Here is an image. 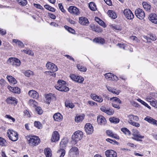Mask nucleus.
Instances as JSON below:
<instances>
[{
  "instance_id": "nucleus-56",
  "label": "nucleus",
  "mask_w": 157,
  "mask_h": 157,
  "mask_svg": "<svg viewBox=\"0 0 157 157\" xmlns=\"http://www.w3.org/2000/svg\"><path fill=\"white\" fill-rule=\"evenodd\" d=\"M129 124L133 126L137 127H139L140 126V124L139 123L136 122L134 121L131 122V123H129Z\"/></svg>"
},
{
  "instance_id": "nucleus-28",
  "label": "nucleus",
  "mask_w": 157,
  "mask_h": 157,
  "mask_svg": "<svg viewBox=\"0 0 157 157\" xmlns=\"http://www.w3.org/2000/svg\"><path fill=\"white\" fill-rule=\"evenodd\" d=\"M108 14L109 16L113 19H115L117 17L116 13L113 10H109Z\"/></svg>"
},
{
  "instance_id": "nucleus-34",
  "label": "nucleus",
  "mask_w": 157,
  "mask_h": 157,
  "mask_svg": "<svg viewBox=\"0 0 157 157\" xmlns=\"http://www.w3.org/2000/svg\"><path fill=\"white\" fill-rule=\"evenodd\" d=\"M65 106L67 108L72 109L75 107L74 104L70 102L69 101H66L65 102Z\"/></svg>"
},
{
  "instance_id": "nucleus-1",
  "label": "nucleus",
  "mask_w": 157,
  "mask_h": 157,
  "mask_svg": "<svg viewBox=\"0 0 157 157\" xmlns=\"http://www.w3.org/2000/svg\"><path fill=\"white\" fill-rule=\"evenodd\" d=\"M28 143L33 146L37 145L40 143V140L37 136L29 135L25 136Z\"/></svg>"
},
{
  "instance_id": "nucleus-60",
  "label": "nucleus",
  "mask_w": 157,
  "mask_h": 157,
  "mask_svg": "<svg viewBox=\"0 0 157 157\" xmlns=\"http://www.w3.org/2000/svg\"><path fill=\"white\" fill-rule=\"evenodd\" d=\"M29 105H36V101L33 99H30L29 100Z\"/></svg>"
},
{
  "instance_id": "nucleus-42",
  "label": "nucleus",
  "mask_w": 157,
  "mask_h": 157,
  "mask_svg": "<svg viewBox=\"0 0 157 157\" xmlns=\"http://www.w3.org/2000/svg\"><path fill=\"white\" fill-rule=\"evenodd\" d=\"M24 74L27 77H29L33 75V73L32 71L30 70H28L25 71Z\"/></svg>"
},
{
  "instance_id": "nucleus-63",
  "label": "nucleus",
  "mask_w": 157,
  "mask_h": 157,
  "mask_svg": "<svg viewBox=\"0 0 157 157\" xmlns=\"http://www.w3.org/2000/svg\"><path fill=\"white\" fill-rule=\"evenodd\" d=\"M48 15L50 18L52 19H55L56 18V16L55 15L51 13H48Z\"/></svg>"
},
{
  "instance_id": "nucleus-13",
  "label": "nucleus",
  "mask_w": 157,
  "mask_h": 157,
  "mask_svg": "<svg viewBox=\"0 0 157 157\" xmlns=\"http://www.w3.org/2000/svg\"><path fill=\"white\" fill-rule=\"evenodd\" d=\"M71 78L74 81L78 83H82L84 81V78L81 76L72 75L70 76Z\"/></svg>"
},
{
  "instance_id": "nucleus-54",
  "label": "nucleus",
  "mask_w": 157,
  "mask_h": 157,
  "mask_svg": "<svg viewBox=\"0 0 157 157\" xmlns=\"http://www.w3.org/2000/svg\"><path fill=\"white\" fill-rule=\"evenodd\" d=\"M120 104L118 103H112V106L114 108H117V109H120Z\"/></svg>"
},
{
  "instance_id": "nucleus-33",
  "label": "nucleus",
  "mask_w": 157,
  "mask_h": 157,
  "mask_svg": "<svg viewBox=\"0 0 157 157\" xmlns=\"http://www.w3.org/2000/svg\"><path fill=\"white\" fill-rule=\"evenodd\" d=\"M7 78L10 82L13 84H15L17 82V81L15 79L11 76H7Z\"/></svg>"
},
{
  "instance_id": "nucleus-37",
  "label": "nucleus",
  "mask_w": 157,
  "mask_h": 157,
  "mask_svg": "<svg viewBox=\"0 0 157 157\" xmlns=\"http://www.w3.org/2000/svg\"><path fill=\"white\" fill-rule=\"evenodd\" d=\"M13 42L17 44L19 46L22 47L24 46V44L21 41L16 39H13Z\"/></svg>"
},
{
  "instance_id": "nucleus-20",
  "label": "nucleus",
  "mask_w": 157,
  "mask_h": 157,
  "mask_svg": "<svg viewBox=\"0 0 157 157\" xmlns=\"http://www.w3.org/2000/svg\"><path fill=\"white\" fill-rule=\"evenodd\" d=\"M6 101L8 103L13 104L14 105H16L17 102V99L13 97H10L8 98Z\"/></svg>"
},
{
  "instance_id": "nucleus-55",
  "label": "nucleus",
  "mask_w": 157,
  "mask_h": 157,
  "mask_svg": "<svg viewBox=\"0 0 157 157\" xmlns=\"http://www.w3.org/2000/svg\"><path fill=\"white\" fill-rule=\"evenodd\" d=\"M5 117L8 118L9 119L12 120L13 122H14L15 121V119L14 118L11 117L10 115H6L5 116Z\"/></svg>"
},
{
  "instance_id": "nucleus-43",
  "label": "nucleus",
  "mask_w": 157,
  "mask_h": 157,
  "mask_svg": "<svg viewBox=\"0 0 157 157\" xmlns=\"http://www.w3.org/2000/svg\"><path fill=\"white\" fill-rule=\"evenodd\" d=\"M68 141L66 140H63L60 143V146L62 147H64L66 146Z\"/></svg>"
},
{
  "instance_id": "nucleus-58",
  "label": "nucleus",
  "mask_w": 157,
  "mask_h": 157,
  "mask_svg": "<svg viewBox=\"0 0 157 157\" xmlns=\"http://www.w3.org/2000/svg\"><path fill=\"white\" fill-rule=\"evenodd\" d=\"M58 6L59 9L62 12L64 13L65 12V10L64 9L63 6L61 3H59L58 5Z\"/></svg>"
},
{
  "instance_id": "nucleus-45",
  "label": "nucleus",
  "mask_w": 157,
  "mask_h": 157,
  "mask_svg": "<svg viewBox=\"0 0 157 157\" xmlns=\"http://www.w3.org/2000/svg\"><path fill=\"white\" fill-rule=\"evenodd\" d=\"M144 120L152 124L154 119L150 117H147L145 118Z\"/></svg>"
},
{
  "instance_id": "nucleus-9",
  "label": "nucleus",
  "mask_w": 157,
  "mask_h": 157,
  "mask_svg": "<svg viewBox=\"0 0 157 157\" xmlns=\"http://www.w3.org/2000/svg\"><path fill=\"white\" fill-rule=\"evenodd\" d=\"M68 11L70 13L74 15H78L80 13L78 9L73 6H70L68 9Z\"/></svg>"
},
{
  "instance_id": "nucleus-19",
  "label": "nucleus",
  "mask_w": 157,
  "mask_h": 157,
  "mask_svg": "<svg viewBox=\"0 0 157 157\" xmlns=\"http://www.w3.org/2000/svg\"><path fill=\"white\" fill-rule=\"evenodd\" d=\"M79 22L80 24L84 25H87L89 23L88 19L85 17H81L79 18Z\"/></svg>"
},
{
  "instance_id": "nucleus-5",
  "label": "nucleus",
  "mask_w": 157,
  "mask_h": 157,
  "mask_svg": "<svg viewBox=\"0 0 157 157\" xmlns=\"http://www.w3.org/2000/svg\"><path fill=\"white\" fill-rule=\"evenodd\" d=\"M83 133L80 131H78L75 132L74 134L72 136V139L75 142L80 140L83 137Z\"/></svg>"
},
{
  "instance_id": "nucleus-22",
  "label": "nucleus",
  "mask_w": 157,
  "mask_h": 157,
  "mask_svg": "<svg viewBox=\"0 0 157 157\" xmlns=\"http://www.w3.org/2000/svg\"><path fill=\"white\" fill-rule=\"evenodd\" d=\"M91 97L94 100L100 103L101 102L103 101V98L101 97L98 96L95 94H91Z\"/></svg>"
},
{
  "instance_id": "nucleus-3",
  "label": "nucleus",
  "mask_w": 157,
  "mask_h": 157,
  "mask_svg": "<svg viewBox=\"0 0 157 157\" xmlns=\"http://www.w3.org/2000/svg\"><path fill=\"white\" fill-rule=\"evenodd\" d=\"M7 63L10 65L16 67L19 66L21 64L20 61L14 57L10 58L7 60Z\"/></svg>"
},
{
  "instance_id": "nucleus-18",
  "label": "nucleus",
  "mask_w": 157,
  "mask_h": 157,
  "mask_svg": "<svg viewBox=\"0 0 157 157\" xmlns=\"http://www.w3.org/2000/svg\"><path fill=\"white\" fill-rule=\"evenodd\" d=\"M149 20L152 22L157 24V15L155 13L150 14L148 17Z\"/></svg>"
},
{
  "instance_id": "nucleus-24",
  "label": "nucleus",
  "mask_w": 157,
  "mask_h": 157,
  "mask_svg": "<svg viewBox=\"0 0 157 157\" xmlns=\"http://www.w3.org/2000/svg\"><path fill=\"white\" fill-rule=\"evenodd\" d=\"M129 118L128 122L129 123H130L131 122H134L133 121H137L139 120V118L136 116H135L133 115H130L128 116Z\"/></svg>"
},
{
  "instance_id": "nucleus-38",
  "label": "nucleus",
  "mask_w": 157,
  "mask_h": 157,
  "mask_svg": "<svg viewBox=\"0 0 157 157\" xmlns=\"http://www.w3.org/2000/svg\"><path fill=\"white\" fill-rule=\"evenodd\" d=\"M77 67L78 69L80 71L85 72L86 71V67L81 65L80 64H77Z\"/></svg>"
},
{
  "instance_id": "nucleus-47",
  "label": "nucleus",
  "mask_w": 157,
  "mask_h": 157,
  "mask_svg": "<svg viewBox=\"0 0 157 157\" xmlns=\"http://www.w3.org/2000/svg\"><path fill=\"white\" fill-rule=\"evenodd\" d=\"M6 141L3 138L0 137V146H5Z\"/></svg>"
},
{
  "instance_id": "nucleus-17",
  "label": "nucleus",
  "mask_w": 157,
  "mask_h": 157,
  "mask_svg": "<svg viewBox=\"0 0 157 157\" xmlns=\"http://www.w3.org/2000/svg\"><path fill=\"white\" fill-rule=\"evenodd\" d=\"M98 123L101 125H104L106 123V121L105 117L101 115L98 116L97 117Z\"/></svg>"
},
{
  "instance_id": "nucleus-61",
  "label": "nucleus",
  "mask_w": 157,
  "mask_h": 157,
  "mask_svg": "<svg viewBox=\"0 0 157 157\" xmlns=\"http://www.w3.org/2000/svg\"><path fill=\"white\" fill-rule=\"evenodd\" d=\"M100 21L98 23L100 25H101L103 27H106V25L104 22L101 20V19Z\"/></svg>"
},
{
  "instance_id": "nucleus-50",
  "label": "nucleus",
  "mask_w": 157,
  "mask_h": 157,
  "mask_svg": "<svg viewBox=\"0 0 157 157\" xmlns=\"http://www.w3.org/2000/svg\"><path fill=\"white\" fill-rule=\"evenodd\" d=\"M151 104L155 108H157V101L155 100H152L150 101Z\"/></svg>"
},
{
  "instance_id": "nucleus-29",
  "label": "nucleus",
  "mask_w": 157,
  "mask_h": 157,
  "mask_svg": "<svg viewBox=\"0 0 157 157\" xmlns=\"http://www.w3.org/2000/svg\"><path fill=\"white\" fill-rule=\"evenodd\" d=\"M93 41L95 43L101 44H103L105 42L104 39L100 37L95 38L94 39Z\"/></svg>"
},
{
  "instance_id": "nucleus-12",
  "label": "nucleus",
  "mask_w": 157,
  "mask_h": 157,
  "mask_svg": "<svg viewBox=\"0 0 157 157\" xmlns=\"http://www.w3.org/2000/svg\"><path fill=\"white\" fill-rule=\"evenodd\" d=\"M84 128L86 132L88 134H91L93 132V127L90 123L86 124L85 125Z\"/></svg>"
},
{
  "instance_id": "nucleus-39",
  "label": "nucleus",
  "mask_w": 157,
  "mask_h": 157,
  "mask_svg": "<svg viewBox=\"0 0 157 157\" xmlns=\"http://www.w3.org/2000/svg\"><path fill=\"white\" fill-rule=\"evenodd\" d=\"M58 153L60 154V156L59 157H63L65 154V150L63 149H60L57 152Z\"/></svg>"
},
{
  "instance_id": "nucleus-52",
  "label": "nucleus",
  "mask_w": 157,
  "mask_h": 157,
  "mask_svg": "<svg viewBox=\"0 0 157 157\" xmlns=\"http://www.w3.org/2000/svg\"><path fill=\"white\" fill-rule=\"evenodd\" d=\"M12 92L14 93H20V90L17 87H13Z\"/></svg>"
},
{
  "instance_id": "nucleus-64",
  "label": "nucleus",
  "mask_w": 157,
  "mask_h": 157,
  "mask_svg": "<svg viewBox=\"0 0 157 157\" xmlns=\"http://www.w3.org/2000/svg\"><path fill=\"white\" fill-rule=\"evenodd\" d=\"M6 31L0 28V34L2 35H4L6 33Z\"/></svg>"
},
{
  "instance_id": "nucleus-41",
  "label": "nucleus",
  "mask_w": 157,
  "mask_h": 157,
  "mask_svg": "<svg viewBox=\"0 0 157 157\" xmlns=\"http://www.w3.org/2000/svg\"><path fill=\"white\" fill-rule=\"evenodd\" d=\"M44 7L46 9L52 12H54L56 10V9L54 8L51 6L49 5H45L44 6Z\"/></svg>"
},
{
  "instance_id": "nucleus-21",
  "label": "nucleus",
  "mask_w": 157,
  "mask_h": 157,
  "mask_svg": "<svg viewBox=\"0 0 157 157\" xmlns=\"http://www.w3.org/2000/svg\"><path fill=\"white\" fill-rule=\"evenodd\" d=\"M28 94L30 97L35 99L38 98V94L37 92L33 90H30L29 91Z\"/></svg>"
},
{
  "instance_id": "nucleus-36",
  "label": "nucleus",
  "mask_w": 157,
  "mask_h": 157,
  "mask_svg": "<svg viewBox=\"0 0 157 157\" xmlns=\"http://www.w3.org/2000/svg\"><path fill=\"white\" fill-rule=\"evenodd\" d=\"M109 100L113 102V103H115L116 102V101H118V103L119 104H121V100L119 98L116 97H113L110 98Z\"/></svg>"
},
{
  "instance_id": "nucleus-27",
  "label": "nucleus",
  "mask_w": 157,
  "mask_h": 157,
  "mask_svg": "<svg viewBox=\"0 0 157 157\" xmlns=\"http://www.w3.org/2000/svg\"><path fill=\"white\" fill-rule=\"evenodd\" d=\"M45 98L47 103L49 104L51 100L53 98V96L52 95V94H49L46 95Z\"/></svg>"
},
{
  "instance_id": "nucleus-15",
  "label": "nucleus",
  "mask_w": 157,
  "mask_h": 157,
  "mask_svg": "<svg viewBox=\"0 0 157 157\" xmlns=\"http://www.w3.org/2000/svg\"><path fill=\"white\" fill-rule=\"evenodd\" d=\"M59 139V135L57 131H54L53 132L52 137L51 138V141L56 142L58 141Z\"/></svg>"
},
{
  "instance_id": "nucleus-32",
  "label": "nucleus",
  "mask_w": 157,
  "mask_h": 157,
  "mask_svg": "<svg viewBox=\"0 0 157 157\" xmlns=\"http://www.w3.org/2000/svg\"><path fill=\"white\" fill-rule=\"evenodd\" d=\"M110 121L114 124H117L119 123L120 121L119 119L114 117H110L109 118Z\"/></svg>"
},
{
  "instance_id": "nucleus-51",
  "label": "nucleus",
  "mask_w": 157,
  "mask_h": 157,
  "mask_svg": "<svg viewBox=\"0 0 157 157\" xmlns=\"http://www.w3.org/2000/svg\"><path fill=\"white\" fill-rule=\"evenodd\" d=\"M106 141H107L108 142H109L111 144H115V143L116 144H118V143L117 141H116L115 140H111L109 138L107 139H106Z\"/></svg>"
},
{
  "instance_id": "nucleus-62",
  "label": "nucleus",
  "mask_w": 157,
  "mask_h": 157,
  "mask_svg": "<svg viewBox=\"0 0 157 157\" xmlns=\"http://www.w3.org/2000/svg\"><path fill=\"white\" fill-rule=\"evenodd\" d=\"M24 113L25 116H26L28 117H30V115L29 112L26 110H25L24 112Z\"/></svg>"
},
{
  "instance_id": "nucleus-35",
  "label": "nucleus",
  "mask_w": 157,
  "mask_h": 157,
  "mask_svg": "<svg viewBox=\"0 0 157 157\" xmlns=\"http://www.w3.org/2000/svg\"><path fill=\"white\" fill-rule=\"evenodd\" d=\"M89 6L90 9L92 11H95L96 9V5L93 2H90L89 3Z\"/></svg>"
},
{
  "instance_id": "nucleus-14",
  "label": "nucleus",
  "mask_w": 157,
  "mask_h": 157,
  "mask_svg": "<svg viewBox=\"0 0 157 157\" xmlns=\"http://www.w3.org/2000/svg\"><path fill=\"white\" fill-rule=\"evenodd\" d=\"M100 110L102 112L106 113L109 115H112L114 113L113 109L110 108H107L105 107L102 106L100 108Z\"/></svg>"
},
{
  "instance_id": "nucleus-25",
  "label": "nucleus",
  "mask_w": 157,
  "mask_h": 157,
  "mask_svg": "<svg viewBox=\"0 0 157 157\" xmlns=\"http://www.w3.org/2000/svg\"><path fill=\"white\" fill-rule=\"evenodd\" d=\"M53 118L55 121H60L62 120L63 117L60 113H58L54 115Z\"/></svg>"
},
{
  "instance_id": "nucleus-8",
  "label": "nucleus",
  "mask_w": 157,
  "mask_h": 157,
  "mask_svg": "<svg viewBox=\"0 0 157 157\" xmlns=\"http://www.w3.org/2000/svg\"><path fill=\"white\" fill-rule=\"evenodd\" d=\"M124 13L125 17L128 19L131 20L134 17V15L132 11L129 9H125L124 11Z\"/></svg>"
},
{
  "instance_id": "nucleus-53",
  "label": "nucleus",
  "mask_w": 157,
  "mask_h": 157,
  "mask_svg": "<svg viewBox=\"0 0 157 157\" xmlns=\"http://www.w3.org/2000/svg\"><path fill=\"white\" fill-rule=\"evenodd\" d=\"M137 100L140 102L141 104L145 105V106L147 107L148 108L150 107L148 105V104L145 102L144 101L138 98L137 99Z\"/></svg>"
},
{
  "instance_id": "nucleus-6",
  "label": "nucleus",
  "mask_w": 157,
  "mask_h": 157,
  "mask_svg": "<svg viewBox=\"0 0 157 157\" xmlns=\"http://www.w3.org/2000/svg\"><path fill=\"white\" fill-rule=\"evenodd\" d=\"M8 137L10 140L13 141L17 140L18 138L17 133L13 130H10L9 133L8 132Z\"/></svg>"
},
{
  "instance_id": "nucleus-26",
  "label": "nucleus",
  "mask_w": 157,
  "mask_h": 157,
  "mask_svg": "<svg viewBox=\"0 0 157 157\" xmlns=\"http://www.w3.org/2000/svg\"><path fill=\"white\" fill-rule=\"evenodd\" d=\"M143 6L146 10L149 12H151V6L150 5L148 4L147 2H143Z\"/></svg>"
},
{
  "instance_id": "nucleus-23",
  "label": "nucleus",
  "mask_w": 157,
  "mask_h": 157,
  "mask_svg": "<svg viewBox=\"0 0 157 157\" xmlns=\"http://www.w3.org/2000/svg\"><path fill=\"white\" fill-rule=\"evenodd\" d=\"M106 134L110 137L115 138L116 139H119V136L117 134L113 133V132L110 130H107L106 131Z\"/></svg>"
},
{
  "instance_id": "nucleus-2",
  "label": "nucleus",
  "mask_w": 157,
  "mask_h": 157,
  "mask_svg": "<svg viewBox=\"0 0 157 157\" xmlns=\"http://www.w3.org/2000/svg\"><path fill=\"white\" fill-rule=\"evenodd\" d=\"M58 86H55L57 90L61 91L67 92L69 90V88L65 85L66 82L64 81L59 80L58 81Z\"/></svg>"
},
{
  "instance_id": "nucleus-31",
  "label": "nucleus",
  "mask_w": 157,
  "mask_h": 157,
  "mask_svg": "<svg viewBox=\"0 0 157 157\" xmlns=\"http://www.w3.org/2000/svg\"><path fill=\"white\" fill-rule=\"evenodd\" d=\"M84 115L77 116L75 118V121L77 123L81 122L84 119Z\"/></svg>"
},
{
  "instance_id": "nucleus-48",
  "label": "nucleus",
  "mask_w": 157,
  "mask_h": 157,
  "mask_svg": "<svg viewBox=\"0 0 157 157\" xmlns=\"http://www.w3.org/2000/svg\"><path fill=\"white\" fill-rule=\"evenodd\" d=\"M34 126L38 129L42 128V125L40 122L39 121H35L34 123Z\"/></svg>"
},
{
  "instance_id": "nucleus-59",
  "label": "nucleus",
  "mask_w": 157,
  "mask_h": 157,
  "mask_svg": "<svg viewBox=\"0 0 157 157\" xmlns=\"http://www.w3.org/2000/svg\"><path fill=\"white\" fill-rule=\"evenodd\" d=\"M36 110L37 113L39 114H41L43 113L42 110L40 107H37L36 109Z\"/></svg>"
},
{
  "instance_id": "nucleus-30",
  "label": "nucleus",
  "mask_w": 157,
  "mask_h": 157,
  "mask_svg": "<svg viewBox=\"0 0 157 157\" xmlns=\"http://www.w3.org/2000/svg\"><path fill=\"white\" fill-rule=\"evenodd\" d=\"M44 154L46 157H51L52 154L50 148H45L44 150Z\"/></svg>"
},
{
  "instance_id": "nucleus-57",
  "label": "nucleus",
  "mask_w": 157,
  "mask_h": 157,
  "mask_svg": "<svg viewBox=\"0 0 157 157\" xmlns=\"http://www.w3.org/2000/svg\"><path fill=\"white\" fill-rule=\"evenodd\" d=\"M6 83V82L2 78L0 80V85L2 86H4Z\"/></svg>"
},
{
  "instance_id": "nucleus-44",
  "label": "nucleus",
  "mask_w": 157,
  "mask_h": 157,
  "mask_svg": "<svg viewBox=\"0 0 157 157\" xmlns=\"http://www.w3.org/2000/svg\"><path fill=\"white\" fill-rule=\"evenodd\" d=\"M113 75V74L109 73L106 74L105 75V76L106 79L109 80H111Z\"/></svg>"
},
{
  "instance_id": "nucleus-16",
  "label": "nucleus",
  "mask_w": 157,
  "mask_h": 157,
  "mask_svg": "<svg viewBox=\"0 0 157 157\" xmlns=\"http://www.w3.org/2000/svg\"><path fill=\"white\" fill-rule=\"evenodd\" d=\"M105 155L107 157H117V156L116 152L112 150L106 151L105 152Z\"/></svg>"
},
{
  "instance_id": "nucleus-7",
  "label": "nucleus",
  "mask_w": 157,
  "mask_h": 157,
  "mask_svg": "<svg viewBox=\"0 0 157 157\" xmlns=\"http://www.w3.org/2000/svg\"><path fill=\"white\" fill-rule=\"evenodd\" d=\"M135 13L136 17L140 19H144L145 16V14L144 11L140 8L136 9L135 10Z\"/></svg>"
},
{
  "instance_id": "nucleus-10",
  "label": "nucleus",
  "mask_w": 157,
  "mask_h": 157,
  "mask_svg": "<svg viewBox=\"0 0 157 157\" xmlns=\"http://www.w3.org/2000/svg\"><path fill=\"white\" fill-rule=\"evenodd\" d=\"M69 153L73 157H77L79 155V150L77 147H73L70 150Z\"/></svg>"
},
{
  "instance_id": "nucleus-46",
  "label": "nucleus",
  "mask_w": 157,
  "mask_h": 157,
  "mask_svg": "<svg viewBox=\"0 0 157 157\" xmlns=\"http://www.w3.org/2000/svg\"><path fill=\"white\" fill-rule=\"evenodd\" d=\"M18 2L21 5L24 6L27 4L26 0H17Z\"/></svg>"
},
{
  "instance_id": "nucleus-11",
  "label": "nucleus",
  "mask_w": 157,
  "mask_h": 157,
  "mask_svg": "<svg viewBox=\"0 0 157 157\" xmlns=\"http://www.w3.org/2000/svg\"><path fill=\"white\" fill-rule=\"evenodd\" d=\"M46 67L48 70H51L53 72L56 71L58 69L56 65L51 62L48 63L46 64Z\"/></svg>"
},
{
  "instance_id": "nucleus-49",
  "label": "nucleus",
  "mask_w": 157,
  "mask_h": 157,
  "mask_svg": "<svg viewBox=\"0 0 157 157\" xmlns=\"http://www.w3.org/2000/svg\"><path fill=\"white\" fill-rule=\"evenodd\" d=\"M65 29L67 30L69 32L72 33H74L75 31L71 27H69L68 26L65 25L64 26Z\"/></svg>"
},
{
  "instance_id": "nucleus-40",
  "label": "nucleus",
  "mask_w": 157,
  "mask_h": 157,
  "mask_svg": "<svg viewBox=\"0 0 157 157\" xmlns=\"http://www.w3.org/2000/svg\"><path fill=\"white\" fill-rule=\"evenodd\" d=\"M121 130L125 134L129 135L131 134L130 131L126 128H122Z\"/></svg>"
},
{
  "instance_id": "nucleus-4",
  "label": "nucleus",
  "mask_w": 157,
  "mask_h": 157,
  "mask_svg": "<svg viewBox=\"0 0 157 157\" xmlns=\"http://www.w3.org/2000/svg\"><path fill=\"white\" fill-rule=\"evenodd\" d=\"M132 135L133 136L132 139L137 141H141V139L144 138L143 136H142L140 133L137 130L133 129L132 131Z\"/></svg>"
}]
</instances>
